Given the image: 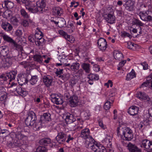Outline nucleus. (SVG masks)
<instances>
[{
	"instance_id": "obj_11",
	"label": "nucleus",
	"mask_w": 152,
	"mask_h": 152,
	"mask_svg": "<svg viewBox=\"0 0 152 152\" xmlns=\"http://www.w3.org/2000/svg\"><path fill=\"white\" fill-rule=\"evenodd\" d=\"M52 101L56 104H61L63 103L62 98L58 95L53 94L51 95Z\"/></svg>"
},
{
	"instance_id": "obj_33",
	"label": "nucleus",
	"mask_w": 152,
	"mask_h": 152,
	"mask_svg": "<svg viewBox=\"0 0 152 152\" xmlns=\"http://www.w3.org/2000/svg\"><path fill=\"white\" fill-rule=\"evenodd\" d=\"M66 121L67 124L72 123L76 121L72 114L69 113L66 114Z\"/></svg>"
},
{
	"instance_id": "obj_29",
	"label": "nucleus",
	"mask_w": 152,
	"mask_h": 152,
	"mask_svg": "<svg viewBox=\"0 0 152 152\" xmlns=\"http://www.w3.org/2000/svg\"><path fill=\"white\" fill-rule=\"evenodd\" d=\"M65 28L69 33H71L73 32L75 29L73 23L72 22H69Z\"/></svg>"
},
{
	"instance_id": "obj_24",
	"label": "nucleus",
	"mask_w": 152,
	"mask_h": 152,
	"mask_svg": "<svg viewBox=\"0 0 152 152\" xmlns=\"http://www.w3.org/2000/svg\"><path fill=\"white\" fill-rule=\"evenodd\" d=\"M8 50L7 46H3L0 47V56L4 57L9 55L8 54Z\"/></svg>"
},
{
	"instance_id": "obj_34",
	"label": "nucleus",
	"mask_w": 152,
	"mask_h": 152,
	"mask_svg": "<svg viewBox=\"0 0 152 152\" xmlns=\"http://www.w3.org/2000/svg\"><path fill=\"white\" fill-rule=\"evenodd\" d=\"M5 74L0 75V85L4 86L7 83V78Z\"/></svg>"
},
{
	"instance_id": "obj_31",
	"label": "nucleus",
	"mask_w": 152,
	"mask_h": 152,
	"mask_svg": "<svg viewBox=\"0 0 152 152\" xmlns=\"http://www.w3.org/2000/svg\"><path fill=\"white\" fill-rule=\"evenodd\" d=\"M113 56L117 60L120 61L124 58L122 53L118 50H115L113 52Z\"/></svg>"
},
{
	"instance_id": "obj_46",
	"label": "nucleus",
	"mask_w": 152,
	"mask_h": 152,
	"mask_svg": "<svg viewBox=\"0 0 152 152\" xmlns=\"http://www.w3.org/2000/svg\"><path fill=\"white\" fill-rule=\"evenodd\" d=\"M51 142V140L48 138L43 139L40 141L41 144L45 146L47 145L48 144H50Z\"/></svg>"
},
{
	"instance_id": "obj_13",
	"label": "nucleus",
	"mask_w": 152,
	"mask_h": 152,
	"mask_svg": "<svg viewBox=\"0 0 152 152\" xmlns=\"http://www.w3.org/2000/svg\"><path fill=\"white\" fill-rule=\"evenodd\" d=\"M79 99L78 97L75 95H74L70 96L69 98V102L70 106L74 107L78 105Z\"/></svg>"
},
{
	"instance_id": "obj_63",
	"label": "nucleus",
	"mask_w": 152,
	"mask_h": 152,
	"mask_svg": "<svg viewBox=\"0 0 152 152\" xmlns=\"http://www.w3.org/2000/svg\"><path fill=\"white\" fill-rule=\"evenodd\" d=\"M79 3L78 2H76L73 1L71 3V7H74L75 8L77 7L79 5Z\"/></svg>"
},
{
	"instance_id": "obj_15",
	"label": "nucleus",
	"mask_w": 152,
	"mask_h": 152,
	"mask_svg": "<svg viewBox=\"0 0 152 152\" xmlns=\"http://www.w3.org/2000/svg\"><path fill=\"white\" fill-rule=\"evenodd\" d=\"M67 133H65L63 132H61L58 133L56 137V140L59 142H64L66 139Z\"/></svg>"
},
{
	"instance_id": "obj_39",
	"label": "nucleus",
	"mask_w": 152,
	"mask_h": 152,
	"mask_svg": "<svg viewBox=\"0 0 152 152\" xmlns=\"http://www.w3.org/2000/svg\"><path fill=\"white\" fill-rule=\"evenodd\" d=\"M136 74L134 70L132 69L131 72L128 73L126 77V80H130L132 79L135 77Z\"/></svg>"
},
{
	"instance_id": "obj_14",
	"label": "nucleus",
	"mask_w": 152,
	"mask_h": 152,
	"mask_svg": "<svg viewBox=\"0 0 152 152\" xmlns=\"http://www.w3.org/2000/svg\"><path fill=\"white\" fill-rule=\"evenodd\" d=\"M142 143L141 145V147H143L147 149L152 150V142L147 139H145L142 140Z\"/></svg>"
},
{
	"instance_id": "obj_3",
	"label": "nucleus",
	"mask_w": 152,
	"mask_h": 152,
	"mask_svg": "<svg viewBox=\"0 0 152 152\" xmlns=\"http://www.w3.org/2000/svg\"><path fill=\"white\" fill-rule=\"evenodd\" d=\"M80 137L86 140L85 144L87 148L88 144L95 142V140L91 135L90 130L88 128H84L81 130Z\"/></svg>"
},
{
	"instance_id": "obj_50",
	"label": "nucleus",
	"mask_w": 152,
	"mask_h": 152,
	"mask_svg": "<svg viewBox=\"0 0 152 152\" xmlns=\"http://www.w3.org/2000/svg\"><path fill=\"white\" fill-rule=\"evenodd\" d=\"M151 76H149L147 79V81L142 83L141 86V87H146L148 86L150 83V78H151Z\"/></svg>"
},
{
	"instance_id": "obj_22",
	"label": "nucleus",
	"mask_w": 152,
	"mask_h": 152,
	"mask_svg": "<svg viewBox=\"0 0 152 152\" xmlns=\"http://www.w3.org/2000/svg\"><path fill=\"white\" fill-rule=\"evenodd\" d=\"M139 108L135 106L130 107L129 109L128 113L132 115H134L137 114Z\"/></svg>"
},
{
	"instance_id": "obj_41",
	"label": "nucleus",
	"mask_w": 152,
	"mask_h": 152,
	"mask_svg": "<svg viewBox=\"0 0 152 152\" xmlns=\"http://www.w3.org/2000/svg\"><path fill=\"white\" fill-rule=\"evenodd\" d=\"M81 67L86 73H89L90 71V64L87 63H83Z\"/></svg>"
},
{
	"instance_id": "obj_44",
	"label": "nucleus",
	"mask_w": 152,
	"mask_h": 152,
	"mask_svg": "<svg viewBox=\"0 0 152 152\" xmlns=\"http://www.w3.org/2000/svg\"><path fill=\"white\" fill-rule=\"evenodd\" d=\"M20 15L25 19H28L29 18V16L25 10L23 8L21 9L20 10Z\"/></svg>"
},
{
	"instance_id": "obj_6",
	"label": "nucleus",
	"mask_w": 152,
	"mask_h": 152,
	"mask_svg": "<svg viewBox=\"0 0 152 152\" xmlns=\"http://www.w3.org/2000/svg\"><path fill=\"white\" fill-rule=\"evenodd\" d=\"M152 12L148 10L145 11L140 12L139 15L141 19L145 21H152Z\"/></svg>"
},
{
	"instance_id": "obj_52",
	"label": "nucleus",
	"mask_w": 152,
	"mask_h": 152,
	"mask_svg": "<svg viewBox=\"0 0 152 152\" xmlns=\"http://www.w3.org/2000/svg\"><path fill=\"white\" fill-rule=\"evenodd\" d=\"M47 151L46 147L42 146L38 147L36 150L37 152H46Z\"/></svg>"
},
{
	"instance_id": "obj_20",
	"label": "nucleus",
	"mask_w": 152,
	"mask_h": 152,
	"mask_svg": "<svg viewBox=\"0 0 152 152\" xmlns=\"http://www.w3.org/2000/svg\"><path fill=\"white\" fill-rule=\"evenodd\" d=\"M52 13L55 16H60L63 13V10L59 7H55L53 9Z\"/></svg>"
},
{
	"instance_id": "obj_2",
	"label": "nucleus",
	"mask_w": 152,
	"mask_h": 152,
	"mask_svg": "<svg viewBox=\"0 0 152 152\" xmlns=\"http://www.w3.org/2000/svg\"><path fill=\"white\" fill-rule=\"evenodd\" d=\"M27 139V136L23 134L21 132H16L15 133V136L12 142L9 144V145L12 148L20 147L26 143Z\"/></svg>"
},
{
	"instance_id": "obj_60",
	"label": "nucleus",
	"mask_w": 152,
	"mask_h": 152,
	"mask_svg": "<svg viewBox=\"0 0 152 152\" xmlns=\"http://www.w3.org/2000/svg\"><path fill=\"white\" fill-rule=\"evenodd\" d=\"M111 142V139L109 136L106 137L103 141V143H105L107 144H110Z\"/></svg>"
},
{
	"instance_id": "obj_55",
	"label": "nucleus",
	"mask_w": 152,
	"mask_h": 152,
	"mask_svg": "<svg viewBox=\"0 0 152 152\" xmlns=\"http://www.w3.org/2000/svg\"><path fill=\"white\" fill-rule=\"evenodd\" d=\"M11 23L15 26H17L18 24V20L17 18L15 17H12L10 18Z\"/></svg>"
},
{
	"instance_id": "obj_62",
	"label": "nucleus",
	"mask_w": 152,
	"mask_h": 152,
	"mask_svg": "<svg viewBox=\"0 0 152 152\" xmlns=\"http://www.w3.org/2000/svg\"><path fill=\"white\" fill-rule=\"evenodd\" d=\"M66 139H67L66 140V142L69 143L70 141H72L74 138L71 136V134H69L68 133H67Z\"/></svg>"
},
{
	"instance_id": "obj_51",
	"label": "nucleus",
	"mask_w": 152,
	"mask_h": 152,
	"mask_svg": "<svg viewBox=\"0 0 152 152\" xmlns=\"http://www.w3.org/2000/svg\"><path fill=\"white\" fill-rule=\"evenodd\" d=\"M55 74L56 76H58L59 78V76H61L63 73V69L62 68H58L55 72Z\"/></svg>"
},
{
	"instance_id": "obj_10",
	"label": "nucleus",
	"mask_w": 152,
	"mask_h": 152,
	"mask_svg": "<svg viewBox=\"0 0 152 152\" xmlns=\"http://www.w3.org/2000/svg\"><path fill=\"white\" fill-rule=\"evenodd\" d=\"M124 6L126 10L129 11H132L134 9L135 2L133 0H126Z\"/></svg>"
},
{
	"instance_id": "obj_56",
	"label": "nucleus",
	"mask_w": 152,
	"mask_h": 152,
	"mask_svg": "<svg viewBox=\"0 0 152 152\" xmlns=\"http://www.w3.org/2000/svg\"><path fill=\"white\" fill-rule=\"evenodd\" d=\"M20 64L23 66L24 68L28 67L30 65L29 63L27 61H23L20 63Z\"/></svg>"
},
{
	"instance_id": "obj_37",
	"label": "nucleus",
	"mask_w": 152,
	"mask_h": 152,
	"mask_svg": "<svg viewBox=\"0 0 152 152\" xmlns=\"http://www.w3.org/2000/svg\"><path fill=\"white\" fill-rule=\"evenodd\" d=\"M4 58L5 59V64H6V66H10L12 64V61L13 59V57L9 55Z\"/></svg>"
},
{
	"instance_id": "obj_16",
	"label": "nucleus",
	"mask_w": 152,
	"mask_h": 152,
	"mask_svg": "<svg viewBox=\"0 0 152 152\" xmlns=\"http://www.w3.org/2000/svg\"><path fill=\"white\" fill-rule=\"evenodd\" d=\"M46 55H41L40 54H36L33 56L34 61L39 64L43 63V58H46Z\"/></svg>"
},
{
	"instance_id": "obj_59",
	"label": "nucleus",
	"mask_w": 152,
	"mask_h": 152,
	"mask_svg": "<svg viewBox=\"0 0 152 152\" xmlns=\"http://www.w3.org/2000/svg\"><path fill=\"white\" fill-rule=\"evenodd\" d=\"M12 44H13L14 47L15 48V49L17 50H20L21 46L20 45L18 44L15 41H14Z\"/></svg>"
},
{
	"instance_id": "obj_42",
	"label": "nucleus",
	"mask_w": 152,
	"mask_h": 152,
	"mask_svg": "<svg viewBox=\"0 0 152 152\" xmlns=\"http://www.w3.org/2000/svg\"><path fill=\"white\" fill-rule=\"evenodd\" d=\"M45 40L43 38L36 40L35 42L36 45L37 46L42 47L45 45Z\"/></svg>"
},
{
	"instance_id": "obj_38",
	"label": "nucleus",
	"mask_w": 152,
	"mask_h": 152,
	"mask_svg": "<svg viewBox=\"0 0 152 152\" xmlns=\"http://www.w3.org/2000/svg\"><path fill=\"white\" fill-rule=\"evenodd\" d=\"M137 96L141 100L148 99V96L144 92H139L136 94Z\"/></svg>"
},
{
	"instance_id": "obj_43",
	"label": "nucleus",
	"mask_w": 152,
	"mask_h": 152,
	"mask_svg": "<svg viewBox=\"0 0 152 152\" xmlns=\"http://www.w3.org/2000/svg\"><path fill=\"white\" fill-rule=\"evenodd\" d=\"M87 78L89 79H92L96 81L98 80L99 79V77L98 75L96 74H90L87 77Z\"/></svg>"
},
{
	"instance_id": "obj_23",
	"label": "nucleus",
	"mask_w": 152,
	"mask_h": 152,
	"mask_svg": "<svg viewBox=\"0 0 152 152\" xmlns=\"http://www.w3.org/2000/svg\"><path fill=\"white\" fill-rule=\"evenodd\" d=\"M127 147L129 152H141L137 146L130 142L127 145Z\"/></svg>"
},
{
	"instance_id": "obj_36",
	"label": "nucleus",
	"mask_w": 152,
	"mask_h": 152,
	"mask_svg": "<svg viewBox=\"0 0 152 152\" xmlns=\"http://www.w3.org/2000/svg\"><path fill=\"white\" fill-rule=\"evenodd\" d=\"M43 33L41 31L40 29L37 28L35 31V33L34 35L35 39H37L43 38Z\"/></svg>"
},
{
	"instance_id": "obj_40",
	"label": "nucleus",
	"mask_w": 152,
	"mask_h": 152,
	"mask_svg": "<svg viewBox=\"0 0 152 152\" xmlns=\"http://www.w3.org/2000/svg\"><path fill=\"white\" fill-rule=\"evenodd\" d=\"M1 37H3L4 41L12 44L14 41L10 37L6 34H2L1 35Z\"/></svg>"
},
{
	"instance_id": "obj_12",
	"label": "nucleus",
	"mask_w": 152,
	"mask_h": 152,
	"mask_svg": "<svg viewBox=\"0 0 152 152\" xmlns=\"http://www.w3.org/2000/svg\"><path fill=\"white\" fill-rule=\"evenodd\" d=\"M98 47L100 50L104 51L107 48V44L106 40L103 38H101L98 40L97 43Z\"/></svg>"
},
{
	"instance_id": "obj_17",
	"label": "nucleus",
	"mask_w": 152,
	"mask_h": 152,
	"mask_svg": "<svg viewBox=\"0 0 152 152\" xmlns=\"http://www.w3.org/2000/svg\"><path fill=\"white\" fill-rule=\"evenodd\" d=\"M13 91L14 92L16 91L19 95L23 97L26 96L28 94V92L26 91L25 89H22L20 86L18 85L14 89Z\"/></svg>"
},
{
	"instance_id": "obj_4",
	"label": "nucleus",
	"mask_w": 152,
	"mask_h": 152,
	"mask_svg": "<svg viewBox=\"0 0 152 152\" xmlns=\"http://www.w3.org/2000/svg\"><path fill=\"white\" fill-rule=\"evenodd\" d=\"M36 116L34 113L32 112L28 114V116L26 118L25 123L27 126H30L33 128L36 129L39 127L36 123Z\"/></svg>"
},
{
	"instance_id": "obj_5",
	"label": "nucleus",
	"mask_w": 152,
	"mask_h": 152,
	"mask_svg": "<svg viewBox=\"0 0 152 152\" xmlns=\"http://www.w3.org/2000/svg\"><path fill=\"white\" fill-rule=\"evenodd\" d=\"M87 148H90L94 152H107L106 149L104 146L96 142L88 144Z\"/></svg>"
},
{
	"instance_id": "obj_9",
	"label": "nucleus",
	"mask_w": 152,
	"mask_h": 152,
	"mask_svg": "<svg viewBox=\"0 0 152 152\" xmlns=\"http://www.w3.org/2000/svg\"><path fill=\"white\" fill-rule=\"evenodd\" d=\"M133 137V132L130 128L126 127L123 139L126 141H130Z\"/></svg>"
},
{
	"instance_id": "obj_61",
	"label": "nucleus",
	"mask_w": 152,
	"mask_h": 152,
	"mask_svg": "<svg viewBox=\"0 0 152 152\" xmlns=\"http://www.w3.org/2000/svg\"><path fill=\"white\" fill-rule=\"evenodd\" d=\"M29 19H28L23 20L21 23V24L24 27H28L29 26V23L28 21Z\"/></svg>"
},
{
	"instance_id": "obj_30",
	"label": "nucleus",
	"mask_w": 152,
	"mask_h": 152,
	"mask_svg": "<svg viewBox=\"0 0 152 152\" xmlns=\"http://www.w3.org/2000/svg\"><path fill=\"white\" fill-rule=\"evenodd\" d=\"M5 74L7 77H8V79H10V80H14L17 74V71L15 70H12L9 72L6 73Z\"/></svg>"
},
{
	"instance_id": "obj_49",
	"label": "nucleus",
	"mask_w": 152,
	"mask_h": 152,
	"mask_svg": "<svg viewBox=\"0 0 152 152\" xmlns=\"http://www.w3.org/2000/svg\"><path fill=\"white\" fill-rule=\"evenodd\" d=\"M59 78L64 81H66L69 79L70 75L69 74H64L59 76Z\"/></svg>"
},
{
	"instance_id": "obj_53",
	"label": "nucleus",
	"mask_w": 152,
	"mask_h": 152,
	"mask_svg": "<svg viewBox=\"0 0 152 152\" xmlns=\"http://www.w3.org/2000/svg\"><path fill=\"white\" fill-rule=\"evenodd\" d=\"M65 39L71 43H74L75 41L74 38L72 36L68 35Z\"/></svg>"
},
{
	"instance_id": "obj_47",
	"label": "nucleus",
	"mask_w": 152,
	"mask_h": 152,
	"mask_svg": "<svg viewBox=\"0 0 152 152\" xmlns=\"http://www.w3.org/2000/svg\"><path fill=\"white\" fill-rule=\"evenodd\" d=\"M12 12L9 10H7L5 11L3 14L4 17L7 19L10 18L12 16Z\"/></svg>"
},
{
	"instance_id": "obj_45",
	"label": "nucleus",
	"mask_w": 152,
	"mask_h": 152,
	"mask_svg": "<svg viewBox=\"0 0 152 152\" xmlns=\"http://www.w3.org/2000/svg\"><path fill=\"white\" fill-rule=\"evenodd\" d=\"M58 23L57 25L59 28L64 27L66 25V21L63 18H61Z\"/></svg>"
},
{
	"instance_id": "obj_18",
	"label": "nucleus",
	"mask_w": 152,
	"mask_h": 152,
	"mask_svg": "<svg viewBox=\"0 0 152 152\" xmlns=\"http://www.w3.org/2000/svg\"><path fill=\"white\" fill-rule=\"evenodd\" d=\"M1 27L7 32L10 31L13 29V27L11 24L6 21L2 22Z\"/></svg>"
},
{
	"instance_id": "obj_35",
	"label": "nucleus",
	"mask_w": 152,
	"mask_h": 152,
	"mask_svg": "<svg viewBox=\"0 0 152 152\" xmlns=\"http://www.w3.org/2000/svg\"><path fill=\"white\" fill-rule=\"evenodd\" d=\"M14 4L12 2L9 0H5L2 4V6L4 5V7H5L7 9H11L13 8L14 6Z\"/></svg>"
},
{
	"instance_id": "obj_25",
	"label": "nucleus",
	"mask_w": 152,
	"mask_h": 152,
	"mask_svg": "<svg viewBox=\"0 0 152 152\" xmlns=\"http://www.w3.org/2000/svg\"><path fill=\"white\" fill-rule=\"evenodd\" d=\"M40 120L42 123H44L51 120L50 114L48 113H45L40 117Z\"/></svg>"
},
{
	"instance_id": "obj_8",
	"label": "nucleus",
	"mask_w": 152,
	"mask_h": 152,
	"mask_svg": "<svg viewBox=\"0 0 152 152\" xmlns=\"http://www.w3.org/2000/svg\"><path fill=\"white\" fill-rule=\"evenodd\" d=\"M28 75L26 74H20L18 75L17 81L20 85L22 86L27 84L28 81Z\"/></svg>"
},
{
	"instance_id": "obj_28",
	"label": "nucleus",
	"mask_w": 152,
	"mask_h": 152,
	"mask_svg": "<svg viewBox=\"0 0 152 152\" xmlns=\"http://www.w3.org/2000/svg\"><path fill=\"white\" fill-rule=\"evenodd\" d=\"M114 100V97L113 96H111L110 98L109 97V101H107L104 105V108L105 110H107L110 109L111 106Z\"/></svg>"
},
{
	"instance_id": "obj_7",
	"label": "nucleus",
	"mask_w": 152,
	"mask_h": 152,
	"mask_svg": "<svg viewBox=\"0 0 152 152\" xmlns=\"http://www.w3.org/2000/svg\"><path fill=\"white\" fill-rule=\"evenodd\" d=\"M103 17L107 22L110 24L115 23L116 18L113 11H111L110 13L104 14Z\"/></svg>"
},
{
	"instance_id": "obj_19",
	"label": "nucleus",
	"mask_w": 152,
	"mask_h": 152,
	"mask_svg": "<svg viewBox=\"0 0 152 152\" xmlns=\"http://www.w3.org/2000/svg\"><path fill=\"white\" fill-rule=\"evenodd\" d=\"M45 85L47 87L52 85L53 82L52 77L49 75L44 76L43 79Z\"/></svg>"
},
{
	"instance_id": "obj_32",
	"label": "nucleus",
	"mask_w": 152,
	"mask_h": 152,
	"mask_svg": "<svg viewBox=\"0 0 152 152\" xmlns=\"http://www.w3.org/2000/svg\"><path fill=\"white\" fill-rule=\"evenodd\" d=\"M2 90L1 93L2 95L0 96V101L5 102L7 98V93L5 91V89L3 86L0 87V90Z\"/></svg>"
},
{
	"instance_id": "obj_26",
	"label": "nucleus",
	"mask_w": 152,
	"mask_h": 152,
	"mask_svg": "<svg viewBox=\"0 0 152 152\" xmlns=\"http://www.w3.org/2000/svg\"><path fill=\"white\" fill-rule=\"evenodd\" d=\"M75 60L74 59L73 60L72 63L70 65L71 70L74 72H76L78 70L80 67L79 63L77 62H75Z\"/></svg>"
},
{
	"instance_id": "obj_58",
	"label": "nucleus",
	"mask_w": 152,
	"mask_h": 152,
	"mask_svg": "<svg viewBox=\"0 0 152 152\" xmlns=\"http://www.w3.org/2000/svg\"><path fill=\"white\" fill-rule=\"evenodd\" d=\"M141 30V28L140 27H139L137 29L133 28L132 30V31L134 33H137V32L139 31V34H137V35H139L142 34Z\"/></svg>"
},
{
	"instance_id": "obj_27",
	"label": "nucleus",
	"mask_w": 152,
	"mask_h": 152,
	"mask_svg": "<svg viewBox=\"0 0 152 152\" xmlns=\"http://www.w3.org/2000/svg\"><path fill=\"white\" fill-rule=\"evenodd\" d=\"M73 59H70L69 58H65L61 59L60 61L63 64L64 67H70V65L72 63Z\"/></svg>"
},
{
	"instance_id": "obj_57",
	"label": "nucleus",
	"mask_w": 152,
	"mask_h": 152,
	"mask_svg": "<svg viewBox=\"0 0 152 152\" xmlns=\"http://www.w3.org/2000/svg\"><path fill=\"white\" fill-rule=\"evenodd\" d=\"M23 33L21 30L18 29L15 31V34L17 37H22Z\"/></svg>"
},
{
	"instance_id": "obj_1",
	"label": "nucleus",
	"mask_w": 152,
	"mask_h": 152,
	"mask_svg": "<svg viewBox=\"0 0 152 152\" xmlns=\"http://www.w3.org/2000/svg\"><path fill=\"white\" fill-rule=\"evenodd\" d=\"M23 3L25 4L26 8L29 12L32 13H42L43 12L44 8L45 7V0H41L37 1L35 4L30 0H21Z\"/></svg>"
},
{
	"instance_id": "obj_64",
	"label": "nucleus",
	"mask_w": 152,
	"mask_h": 152,
	"mask_svg": "<svg viewBox=\"0 0 152 152\" xmlns=\"http://www.w3.org/2000/svg\"><path fill=\"white\" fill-rule=\"evenodd\" d=\"M132 43L131 42H126L125 44V46L127 47L128 48L130 49H132L133 48V46L132 45Z\"/></svg>"
},
{
	"instance_id": "obj_48",
	"label": "nucleus",
	"mask_w": 152,
	"mask_h": 152,
	"mask_svg": "<svg viewBox=\"0 0 152 152\" xmlns=\"http://www.w3.org/2000/svg\"><path fill=\"white\" fill-rule=\"evenodd\" d=\"M38 79L37 76L35 75L32 76L31 79L29 81L31 85H34L36 83Z\"/></svg>"
},
{
	"instance_id": "obj_21",
	"label": "nucleus",
	"mask_w": 152,
	"mask_h": 152,
	"mask_svg": "<svg viewBox=\"0 0 152 152\" xmlns=\"http://www.w3.org/2000/svg\"><path fill=\"white\" fill-rule=\"evenodd\" d=\"M126 127L120 126L117 128V135L118 137L123 139Z\"/></svg>"
},
{
	"instance_id": "obj_54",
	"label": "nucleus",
	"mask_w": 152,
	"mask_h": 152,
	"mask_svg": "<svg viewBox=\"0 0 152 152\" xmlns=\"http://www.w3.org/2000/svg\"><path fill=\"white\" fill-rule=\"evenodd\" d=\"M133 22V23L134 24L142 26H144V24L138 19H134Z\"/></svg>"
}]
</instances>
